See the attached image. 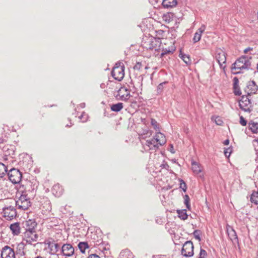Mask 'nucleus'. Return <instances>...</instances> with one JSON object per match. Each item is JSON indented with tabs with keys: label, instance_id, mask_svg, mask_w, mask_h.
Segmentation results:
<instances>
[{
	"label": "nucleus",
	"instance_id": "f257e3e1",
	"mask_svg": "<svg viewBox=\"0 0 258 258\" xmlns=\"http://www.w3.org/2000/svg\"><path fill=\"white\" fill-rule=\"evenodd\" d=\"M166 143V139L165 135L160 133H156L152 138L146 140L144 144H143V147L146 151H156L160 146H162Z\"/></svg>",
	"mask_w": 258,
	"mask_h": 258
},
{
	"label": "nucleus",
	"instance_id": "f03ea898",
	"mask_svg": "<svg viewBox=\"0 0 258 258\" xmlns=\"http://www.w3.org/2000/svg\"><path fill=\"white\" fill-rule=\"evenodd\" d=\"M250 57L242 56L238 58L231 67V71L234 74L243 73L244 71L248 70L251 64Z\"/></svg>",
	"mask_w": 258,
	"mask_h": 258
},
{
	"label": "nucleus",
	"instance_id": "7ed1b4c3",
	"mask_svg": "<svg viewBox=\"0 0 258 258\" xmlns=\"http://www.w3.org/2000/svg\"><path fill=\"white\" fill-rule=\"evenodd\" d=\"M31 205L30 199L28 196L27 191H23L20 196L16 201V206L18 209L25 211L27 210Z\"/></svg>",
	"mask_w": 258,
	"mask_h": 258
},
{
	"label": "nucleus",
	"instance_id": "20e7f679",
	"mask_svg": "<svg viewBox=\"0 0 258 258\" xmlns=\"http://www.w3.org/2000/svg\"><path fill=\"white\" fill-rule=\"evenodd\" d=\"M124 66L121 63H116L111 71V75L113 78L117 81H121L124 76Z\"/></svg>",
	"mask_w": 258,
	"mask_h": 258
},
{
	"label": "nucleus",
	"instance_id": "39448f33",
	"mask_svg": "<svg viewBox=\"0 0 258 258\" xmlns=\"http://www.w3.org/2000/svg\"><path fill=\"white\" fill-rule=\"evenodd\" d=\"M250 97V96L242 95L241 99L239 101L240 109L245 112L249 113L251 111L252 107Z\"/></svg>",
	"mask_w": 258,
	"mask_h": 258
},
{
	"label": "nucleus",
	"instance_id": "423d86ee",
	"mask_svg": "<svg viewBox=\"0 0 258 258\" xmlns=\"http://www.w3.org/2000/svg\"><path fill=\"white\" fill-rule=\"evenodd\" d=\"M194 248L193 243L191 241H187L182 246L181 253L184 257H191L194 254Z\"/></svg>",
	"mask_w": 258,
	"mask_h": 258
},
{
	"label": "nucleus",
	"instance_id": "0eeeda50",
	"mask_svg": "<svg viewBox=\"0 0 258 258\" xmlns=\"http://www.w3.org/2000/svg\"><path fill=\"white\" fill-rule=\"evenodd\" d=\"M10 180L14 183H19L22 177V174L19 170L16 168L11 169L8 173Z\"/></svg>",
	"mask_w": 258,
	"mask_h": 258
},
{
	"label": "nucleus",
	"instance_id": "6e6552de",
	"mask_svg": "<svg viewBox=\"0 0 258 258\" xmlns=\"http://www.w3.org/2000/svg\"><path fill=\"white\" fill-rule=\"evenodd\" d=\"M215 57L219 64L220 68L224 70L226 66V57L225 52L221 49H218L216 51Z\"/></svg>",
	"mask_w": 258,
	"mask_h": 258
},
{
	"label": "nucleus",
	"instance_id": "1a4fd4ad",
	"mask_svg": "<svg viewBox=\"0 0 258 258\" xmlns=\"http://www.w3.org/2000/svg\"><path fill=\"white\" fill-rule=\"evenodd\" d=\"M38 238V235L36 231H27L24 233V240L28 244H33L37 241Z\"/></svg>",
	"mask_w": 258,
	"mask_h": 258
},
{
	"label": "nucleus",
	"instance_id": "9d476101",
	"mask_svg": "<svg viewBox=\"0 0 258 258\" xmlns=\"http://www.w3.org/2000/svg\"><path fill=\"white\" fill-rule=\"evenodd\" d=\"M3 213L4 217L7 220H11L17 216L16 210L12 206L4 207L3 208Z\"/></svg>",
	"mask_w": 258,
	"mask_h": 258
},
{
	"label": "nucleus",
	"instance_id": "9b49d317",
	"mask_svg": "<svg viewBox=\"0 0 258 258\" xmlns=\"http://www.w3.org/2000/svg\"><path fill=\"white\" fill-rule=\"evenodd\" d=\"M1 255L2 258H16L14 249L8 245H6L2 248Z\"/></svg>",
	"mask_w": 258,
	"mask_h": 258
},
{
	"label": "nucleus",
	"instance_id": "f8f14e48",
	"mask_svg": "<svg viewBox=\"0 0 258 258\" xmlns=\"http://www.w3.org/2000/svg\"><path fill=\"white\" fill-rule=\"evenodd\" d=\"M131 97L130 91L124 87H121L117 92L116 98L122 101L127 100Z\"/></svg>",
	"mask_w": 258,
	"mask_h": 258
},
{
	"label": "nucleus",
	"instance_id": "ddd939ff",
	"mask_svg": "<svg viewBox=\"0 0 258 258\" xmlns=\"http://www.w3.org/2000/svg\"><path fill=\"white\" fill-rule=\"evenodd\" d=\"M159 43V39L150 38H148L147 41L143 42L142 45L147 49H156V47Z\"/></svg>",
	"mask_w": 258,
	"mask_h": 258
},
{
	"label": "nucleus",
	"instance_id": "4468645a",
	"mask_svg": "<svg viewBox=\"0 0 258 258\" xmlns=\"http://www.w3.org/2000/svg\"><path fill=\"white\" fill-rule=\"evenodd\" d=\"M258 91L257 86L253 81H249L247 83L246 86L244 88V91L247 94V95L250 96L251 94H255Z\"/></svg>",
	"mask_w": 258,
	"mask_h": 258
},
{
	"label": "nucleus",
	"instance_id": "2eb2a0df",
	"mask_svg": "<svg viewBox=\"0 0 258 258\" xmlns=\"http://www.w3.org/2000/svg\"><path fill=\"white\" fill-rule=\"evenodd\" d=\"M245 133L248 136L255 138L252 143L256 154L258 155V139H256L258 135V130H245Z\"/></svg>",
	"mask_w": 258,
	"mask_h": 258
},
{
	"label": "nucleus",
	"instance_id": "dca6fc26",
	"mask_svg": "<svg viewBox=\"0 0 258 258\" xmlns=\"http://www.w3.org/2000/svg\"><path fill=\"white\" fill-rule=\"evenodd\" d=\"M61 252L66 256H71L74 254V248L71 244H64L61 246Z\"/></svg>",
	"mask_w": 258,
	"mask_h": 258
},
{
	"label": "nucleus",
	"instance_id": "f3484780",
	"mask_svg": "<svg viewBox=\"0 0 258 258\" xmlns=\"http://www.w3.org/2000/svg\"><path fill=\"white\" fill-rule=\"evenodd\" d=\"M206 29V26L204 25H203L195 33L194 36L193 38V42L194 43H196L199 41L201 38L202 34L203 32Z\"/></svg>",
	"mask_w": 258,
	"mask_h": 258
},
{
	"label": "nucleus",
	"instance_id": "a211bd4d",
	"mask_svg": "<svg viewBox=\"0 0 258 258\" xmlns=\"http://www.w3.org/2000/svg\"><path fill=\"white\" fill-rule=\"evenodd\" d=\"M37 223L35 221L32 220L27 221L25 224L26 231H36Z\"/></svg>",
	"mask_w": 258,
	"mask_h": 258
},
{
	"label": "nucleus",
	"instance_id": "6ab92c4d",
	"mask_svg": "<svg viewBox=\"0 0 258 258\" xmlns=\"http://www.w3.org/2000/svg\"><path fill=\"white\" fill-rule=\"evenodd\" d=\"M48 248L50 250V252L52 254H54L57 252L60 248V246L58 243H55L50 241L47 242Z\"/></svg>",
	"mask_w": 258,
	"mask_h": 258
},
{
	"label": "nucleus",
	"instance_id": "aec40b11",
	"mask_svg": "<svg viewBox=\"0 0 258 258\" xmlns=\"http://www.w3.org/2000/svg\"><path fill=\"white\" fill-rule=\"evenodd\" d=\"M239 83V80L236 78L235 77L233 79V93L235 95L239 96L241 94V92L240 89V88L238 86Z\"/></svg>",
	"mask_w": 258,
	"mask_h": 258
},
{
	"label": "nucleus",
	"instance_id": "412c9836",
	"mask_svg": "<svg viewBox=\"0 0 258 258\" xmlns=\"http://www.w3.org/2000/svg\"><path fill=\"white\" fill-rule=\"evenodd\" d=\"M10 228L12 232V233L14 235H19L21 231V228L20 227V223L18 222H16L13 224H12L10 225Z\"/></svg>",
	"mask_w": 258,
	"mask_h": 258
},
{
	"label": "nucleus",
	"instance_id": "4be33fe9",
	"mask_svg": "<svg viewBox=\"0 0 258 258\" xmlns=\"http://www.w3.org/2000/svg\"><path fill=\"white\" fill-rule=\"evenodd\" d=\"M176 0H163L162 5L165 8H172L177 5Z\"/></svg>",
	"mask_w": 258,
	"mask_h": 258
},
{
	"label": "nucleus",
	"instance_id": "5701e85b",
	"mask_svg": "<svg viewBox=\"0 0 258 258\" xmlns=\"http://www.w3.org/2000/svg\"><path fill=\"white\" fill-rule=\"evenodd\" d=\"M52 192L55 197H59L62 195L63 190L59 184H56L53 186Z\"/></svg>",
	"mask_w": 258,
	"mask_h": 258
},
{
	"label": "nucleus",
	"instance_id": "b1692460",
	"mask_svg": "<svg viewBox=\"0 0 258 258\" xmlns=\"http://www.w3.org/2000/svg\"><path fill=\"white\" fill-rule=\"evenodd\" d=\"M151 131V130H139V132L138 133L139 138L140 139H144L147 138H150V136L152 134Z\"/></svg>",
	"mask_w": 258,
	"mask_h": 258
},
{
	"label": "nucleus",
	"instance_id": "393cba45",
	"mask_svg": "<svg viewBox=\"0 0 258 258\" xmlns=\"http://www.w3.org/2000/svg\"><path fill=\"white\" fill-rule=\"evenodd\" d=\"M191 169L193 172L196 174H198L202 171L201 165L194 161H191Z\"/></svg>",
	"mask_w": 258,
	"mask_h": 258
},
{
	"label": "nucleus",
	"instance_id": "a878e982",
	"mask_svg": "<svg viewBox=\"0 0 258 258\" xmlns=\"http://www.w3.org/2000/svg\"><path fill=\"white\" fill-rule=\"evenodd\" d=\"M110 108L111 111L114 112H118L123 108V103L121 102L114 104L111 105Z\"/></svg>",
	"mask_w": 258,
	"mask_h": 258
},
{
	"label": "nucleus",
	"instance_id": "bb28decb",
	"mask_svg": "<svg viewBox=\"0 0 258 258\" xmlns=\"http://www.w3.org/2000/svg\"><path fill=\"white\" fill-rule=\"evenodd\" d=\"M227 234L231 240L233 241L237 239V236L235 231L231 228L230 229H227Z\"/></svg>",
	"mask_w": 258,
	"mask_h": 258
},
{
	"label": "nucleus",
	"instance_id": "cd10ccee",
	"mask_svg": "<svg viewBox=\"0 0 258 258\" xmlns=\"http://www.w3.org/2000/svg\"><path fill=\"white\" fill-rule=\"evenodd\" d=\"M177 212L178 214L179 218L181 219L185 220L187 218L188 215L186 214V210L185 209L178 210H177Z\"/></svg>",
	"mask_w": 258,
	"mask_h": 258
},
{
	"label": "nucleus",
	"instance_id": "c85d7f7f",
	"mask_svg": "<svg viewBox=\"0 0 258 258\" xmlns=\"http://www.w3.org/2000/svg\"><path fill=\"white\" fill-rule=\"evenodd\" d=\"M78 246L82 253H85V250L89 248V245L87 242H80L79 243Z\"/></svg>",
	"mask_w": 258,
	"mask_h": 258
},
{
	"label": "nucleus",
	"instance_id": "c756f323",
	"mask_svg": "<svg viewBox=\"0 0 258 258\" xmlns=\"http://www.w3.org/2000/svg\"><path fill=\"white\" fill-rule=\"evenodd\" d=\"M175 51V48L172 46L170 48H163L161 53V56H164L166 54H172Z\"/></svg>",
	"mask_w": 258,
	"mask_h": 258
},
{
	"label": "nucleus",
	"instance_id": "7c9ffc66",
	"mask_svg": "<svg viewBox=\"0 0 258 258\" xmlns=\"http://www.w3.org/2000/svg\"><path fill=\"white\" fill-rule=\"evenodd\" d=\"M173 15V14L170 13L164 14L162 17L163 20L166 23H169L172 20Z\"/></svg>",
	"mask_w": 258,
	"mask_h": 258
},
{
	"label": "nucleus",
	"instance_id": "2f4dec72",
	"mask_svg": "<svg viewBox=\"0 0 258 258\" xmlns=\"http://www.w3.org/2000/svg\"><path fill=\"white\" fill-rule=\"evenodd\" d=\"M7 172V167L3 163L0 162V177H3Z\"/></svg>",
	"mask_w": 258,
	"mask_h": 258
},
{
	"label": "nucleus",
	"instance_id": "473e14b6",
	"mask_svg": "<svg viewBox=\"0 0 258 258\" xmlns=\"http://www.w3.org/2000/svg\"><path fill=\"white\" fill-rule=\"evenodd\" d=\"M250 201L255 205H258V194L256 191L253 192L250 197Z\"/></svg>",
	"mask_w": 258,
	"mask_h": 258
},
{
	"label": "nucleus",
	"instance_id": "72a5a7b5",
	"mask_svg": "<svg viewBox=\"0 0 258 258\" xmlns=\"http://www.w3.org/2000/svg\"><path fill=\"white\" fill-rule=\"evenodd\" d=\"M211 119L218 125H222L224 123L222 118L219 116L212 117Z\"/></svg>",
	"mask_w": 258,
	"mask_h": 258
},
{
	"label": "nucleus",
	"instance_id": "f704fd0d",
	"mask_svg": "<svg viewBox=\"0 0 258 258\" xmlns=\"http://www.w3.org/2000/svg\"><path fill=\"white\" fill-rule=\"evenodd\" d=\"M249 129H258V123L254 121H250L248 122Z\"/></svg>",
	"mask_w": 258,
	"mask_h": 258
},
{
	"label": "nucleus",
	"instance_id": "c9c22d12",
	"mask_svg": "<svg viewBox=\"0 0 258 258\" xmlns=\"http://www.w3.org/2000/svg\"><path fill=\"white\" fill-rule=\"evenodd\" d=\"M79 119L83 122H85L87 121L89 116L88 114L86 113L85 112H83L82 114L79 117Z\"/></svg>",
	"mask_w": 258,
	"mask_h": 258
},
{
	"label": "nucleus",
	"instance_id": "e433bc0d",
	"mask_svg": "<svg viewBox=\"0 0 258 258\" xmlns=\"http://www.w3.org/2000/svg\"><path fill=\"white\" fill-rule=\"evenodd\" d=\"M184 204L186 205V208L189 210L190 208V199L188 195H185L184 197Z\"/></svg>",
	"mask_w": 258,
	"mask_h": 258
},
{
	"label": "nucleus",
	"instance_id": "4c0bfd02",
	"mask_svg": "<svg viewBox=\"0 0 258 258\" xmlns=\"http://www.w3.org/2000/svg\"><path fill=\"white\" fill-rule=\"evenodd\" d=\"M181 56L180 57L182 59L183 61L186 64H189L190 63V59L188 55H186L185 54H180Z\"/></svg>",
	"mask_w": 258,
	"mask_h": 258
},
{
	"label": "nucleus",
	"instance_id": "58836bf2",
	"mask_svg": "<svg viewBox=\"0 0 258 258\" xmlns=\"http://www.w3.org/2000/svg\"><path fill=\"white\" fill-rule=\"evenodd\" d=\"M232 152V147H229L227 148L224 149V154L226 157L229 158Z\"/></svg>",
	"mask_w": 258,
	"mask_h": 258
},
{
	"label": "nucleus",
	"instance_id": "ea45409f",
	"mask_svg": "<svg viewBox=\"0 0 258 258\" xmlns=\"http://www.w3.org/2000/svg\"><path fill=\"white\" fill-rule=\"evenodd\" d=\"M151 123L153 127L154 128V129H159L160 127L159 124L157 122V121L153 119L152 118L151 120Z\"/></svg>",
	"mask_w": 258,
	"mask_h": 258
},
{
	"label": "nucleus",
	"instance_id": "a19ab883",
	"mask_svg": "<svg viewBox=\"0 0 258 258\" xmlns=\"http://www.w3.org/2000/svg\"><path fill=\"white\" fill-rule=\"evenodd\" d=\"M207 255V253L206 251L202 248H201L199 258H206Z\"/></svg>",
	"mask_w": 258,
	"mask_h": 258
},
{
	"label": "nucleus",
	"instance_id": "79ce46f5",
	"mask_svg": "<svg viewBox=\"0 0 258 258\" xmlns=\"http://www.w3.org/2000/svg\"><path fill=\"white\" fill-rule=\"evenodd\" d=\"M180 188H181L184 192L186 190V183L182 180H180Z\"/></svg>",
	"mask_w": 258,
	"mask_h": 258
},
{
	"label": "nucleus",
	"instance_id": "37998d69",
	"mask_svg": "<svg viewBox=\"0 0 258 258\" xmlns=\"http://www.w3.org/2000/svg\"><path fill=\"white\" fill-rule=\"evenodd\" d=\"M166 84V82H164L162 83H160L157 87V92L158 93H160L162 92L163 88V85Z\"/></svg>",
	"mask_w": 258,
	"mask_h": 258
},
{
	"label": "nucleus",
	"instance_id": "c03bdc74",
	"mask_svg": "<svg viewBox=\"0 0 258 258\" xmlns=\"http://www.w3.org/2000/svg\"><path fill=\"white\" fill-rule=\"evenodd\" d=\"M240 123L241 125L244 126L246 124V120L242 116H240Z\"/></svg>",
	"mask_w": 258,
	"mask_h": 258
},
{
	"label": "nucleus",
	"instance_id": "a18cd8bd",
	"mask_svg": "<svg viewBox=\"0 0 258 258\" xmlns=\"http://www.w3.org/2000/svg\"><path fill=\"white\" fill-rule=\"evenodd\" d=\"M198 230H195L194 232V235L195 236V237L199 240H201V238H200V237L199 236V235L198 234Z\"/></svg>",
	"mask_w": 258,
	"mask_h": 258
},
{
	"label": "nucleus",
	"instance_id": "49530a36",
	"mask_svg": "<svg viewBox=\"0 0 258 258\" xmlns=\"http://www.w3.org/2000/svg\"><path fill=\"white\" fill-rule=\"evenodd\" d=\"M88 258H100L98 255L96 254H90Z\"/></svg>",
	"mask_w": 258,
	"mask_h": 258
},
{
	"label": "nucleus",
	"instance_id": "de8ad7c7",
	"mask_svg": "<svg viewBox=\"0 0 258 258\" xmlns=\"http://www.w3.org/2000/svg\"><path fill=\"white\" fill-rule=\"evenodd\" d=\"M161 167H162L163 168H165V169H167L169 168V166L167 164V163H165L162 164L161 165Z\"/></svg>",
	"mask_w": 258,
	"mask_h": 258
},
{
	"label": "nucleus",
	"instance_id": "09e8293b",
	"mask_svg": "<svg viewBox=\"0 0 258 258\" xmlns=\"http://www.w3.org/2000/svg\"><path fill=\"white\" fill-rule=\"evenodd\" d=\"M252 50V48L250 47H247L244 50V52L247 53L248 51Z\"/></svg>",
	"mask_w": 258,
	"mask_h": 258
},
{
	"label": "nucleus",
	"instance_id": "8fccbe9b",
	"mask_svg": "<svg viewBox=\"0 0 258 258\" xmlns=\"http://www.w3.org/2000/svg\"><path fill=\"white\" fill-rule=\"evenodd\" d=\"M229 140L228 139H227L223 142V144L224 145H229Z\"/></svg>",
	"mask_w": 258,
	"mask_h": 258
},
{
	"label": "nucleus",
	"instance_id": "3c124183",
	"mask_svg": "<svg viewBox=\"0 0 258 258\" xmlns=\"http://www.w3.org/2000/svg\"><path fill=\"white\" fill-rule=\"evenodd\" d=\"M170 152L171 153H175V151L174 150V149H173V147L172 145L171 146V149H170Z\"/></svg>",
	"mask_w": 258,
	"mask_h": 258
},
{
	"label": "nucleus",
	"instance_id": "603ef678",
	"mask_svg": "<svg viewBox=\"0 0 258 258\" xmlns=\"http://www.w3.org/2000/svg\"><path fill=\"white\" fill-rule=\"evenodd\" d=\"M80 106H81L82 108H84V107H85V103H81V104H80Z\"/></svg>",
	"mask_w": 258,
	"mask_h": 258
},
{
	"label": "nucleus",
	"instance_id": "864d4df0",
	"mask_svg": "<svg viewBox=\"0 0 258 258\" xmlns=\"http://www.w3.org/2000/svg\"><path fill=\"white\" fill-rule=\"evenodd\" d=\"M35 258H44V257H43L41 256H38L36 257Z\"/></svg>",
	"mask_w": 258,
	"mask_h": 258
},
{
	"label": "nucleus",
	"instance_id": "5fc2aeb1",
	"mask_svg": "<svg viewBox=\"0 0 258 258\" xmlns=\"http://www.w3.org/2000/svg\"><path fill=\"white\" fill-rule=\"evenodd\" d=\"M66 126H69V127H70V126H71V125H68V124H67Z\"/></svg>",
	"mask_w": 258,
	"mask_h": 258
},
{
	"label": "nucleus",
	"instance_id": "6e6d98bb",
	"mask_svg": "<svg viewBox=\"0 0 258 258\" xmlns=\"http://www.w3.org/2000/svg\"><path fill=\"white\" fill-rule=\"evenodd\" d=\"M135 68H138V66H137V65H136Z\"/></svg>",
	"mask_w": 258,
	"mask_h": 258
},
{
	"label": "nucleus",
	"instance_id": "4d7b16f0",
	"mask_svg": "<svg viewBox=\"0 0 258 258\" xmlns=\"http://www.w3.org/2000/svg\"><path fill=\"white\" fill-rule=\"evenodd\" d=\"M135 68H138V66H137V65H136Z\"/></svg>",
	"mask_w": 258,
	"mask_h": 258
},
{
	"label": "nucleus",
	"instance_id": "13d9d810",
	"mask_svg": "<svg viewBox=\"0 0 258 258\" xmlns=\"http://www.w3.org/2000/svg\"><path fill=\"white\" fill-rule=\"evenodd\" d=\"M257 193L258 194V189H257V190L256 191Z\"/></svg>",
	"mask_w": 258,
	"mask_h": 258
}]
</instances>
